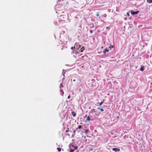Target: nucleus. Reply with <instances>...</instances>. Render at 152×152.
Instances as JSON below:
<instances>
[{
	"instance_id": "nucleus-1",
	"label": "nucleus",
	"mask_w": 152,
	"mask_h": 152,
	"mask_svg": "<svg viewBox=\"0 0 152 152\" xmlns=\"http://www.w3.org/2000/svg\"><path fill=\"white\" fill-rule=\"evenodd\" d=\"M139 12V11H131V14L134 15L138 14Z\"/></svg>"
},
{
	"instance_id": "nucleus-2",
	"label": "nucleus",
	"mask_w": 152,
	"mask_h": 152,
	"mask_svg": "<svg viewBox=\"0 0 152 152\" xmlns=\"http://www.w3.org/2000/svg\"><path fill=\"white\" fill-rule=\"evenodd\" d=\"M112 150L114 151H120V149L119 148H113L112 149Z\"/></svg>"
},
{
	"instance_id": "nucleus-3",
	"label": "nucleus",
	"mask_w": 152,
	"mask_h": 152,
	"mask_svg": "<svg viewBox=\"0 0 152 152\" xmlns=\"http://www.w3.org/2000/svg\"><path fill=\"white\" fill-rule=\"evenodd\" d=\"M109 50L107 49H105L103 51V53L104 54H105L106 52H108L109 51Z\"/></svg>"
},
{
	"instance_id": "nucleus-4",
	"label": "nucleus",
	"mask_w": 152,
	"mask_h": 152,
	"mask_svg": "<svg viewBox=\"0 0 152 152\" xmlns=\"http://www.w3.org/2000/svg\"><path fill=\"white\" fill-rule=\"evenodd\" d=\"M71 114L74 117H75L76 116V113L74 112H72L71 113Z\"/></svg>"
},
{
	"instance_id": "nucleus-5",
	"label": "nucleus",
	"mask_w": 152,
	"mask_h": 152,
	"mask_svg": "<svg viewBox=\"0 0 152 152\" xmlns=\"http://www.w3.org/2000/svg\"><path fill=\"white\" fill-rule=\"evenodd\" d=\"M144 70V66H141L140 67V70L142 71H143Z\"/></svg>"
},
{
	"instance_id": "nucleus-6",
	"label": "nucleus",
	"mask_w": 152,
	"mask_h": 152,
	"mask_svg": "<svg viewBox=\"0 0 152 152\" xmlns=\"http://www.w3.org/2000/svg\"><path fill=\"white\" fill-rule=\"evenodd\" d=\"M96 112L95 111V109H91V113H95Z\"/></svg>"
},
{
	"instance_id": "nucleus-7",
	"label": "nucleus",
	"mask_w": 152,
	"mask_h": 152,
	"mask_svg": "<svg viewBox=\"0 0 152 152\" xmlns=\"http://www.w3.org/2000/svg\"><path fill=\"white\" fill-rule=\"evenodd\" d=\"M66 71L65 70L63 69V71H62V74H63V75L64 76V77H65V75H64V74L66 73Z\"/></svg>"
},
{
	"instance_id": "nucleus-8",
	"label": "nucleus",
	"mask_w": 152,
	"mask_h": 152,
	"mask_svg": "<svg viewBox=\"0 0 152 152\" xmlns=\"http://www.w3.org/2000/svg\"><path fill=\"white\" fill-rule=\"evenodd\" d=\"M147 2L149 3H151L152 2V0H147Z\"/></svg>"
},
{
	"instance_id": "nucleus-9",
	"label": "nucleus",
	"mask_w": 152,
	"mask_h": 152,
	"mask_svg": "<svg viewBox=\"0 0 152 152\" xmlns=\"http://www.w3.org/2000/svg\"><path fill=\"white\" fill-rule=\"evenodd\" d=\"M97 109L100 110L102 112L104 111V109L102 108H100L99 107H97Z\"/></svg>"
},
{
	"instance_id": "nucleus-10",
	"label": "nucleus",
	"mask_w": 152,
	"mask_h": 152,
	"mask_svg": "<svg viewBox=\"0 0 152 152\" xmlns=\"http://www.w3.org/2000/svg\"><path fill=\"white\" fill-rule=\"evenodd\" d=\"M95 113V115H96V116H98L99 115V113H98V112H96Z\"/></svg>"
},
{
	"instance_id": "nucleus-11",
	"label": "nucleus",
	"mask_w": 152,
	"mask_h": 152,
	"mask_svg": "<svg viewBox=\"0 0 152 152\" xmlns=\"http://www.w3.org/2000/svg\"><path fill=\"white\" fill-rule=\"evenodd\" d=\"M91 120L90 117L89 116H88L87 117V118L86 119V121H89Z\"/></svg>"
},
{
	"instance_id": "nucleus-12",
	"label": "nucleus",
	"mask_w": 152,
	"mask_h": 152,
	"mask_svg": "<svg viewBox=\"0 0 152 152\" xmlns=\"http://www.w3.org/2000/svg\"><path fill=\"white\" fill-rule=\"evenodd\" d=\"M81 127H82V126H81V125H79L78 126V128H76V130H78V129H80L81 128Z\"/></svg>"
},
{
	"instance_id": "nucleus-13",
	"label": "nucleus",
	"mask_w": 152,
	"mask_h": 152,
	"mask_svg": "<svg viewBox=\"0 0 152 152\" xmlns=\"http://www.w3.org/2000/svg\"><path fill=\"white\" fill-rule=\"evenodd\" d=\"M57 150H58V151L59 152H60L61 151V148H57Z\"/></svg>"
},
{
	"instance_id": "nucleus-14",
	"label": "nucleus",
	"mask_w": 152,
	"mask_h": 152,
	"mask_svg": "<svg viewBox=\"0 0 152 152\" xmlns=\"http://www.w3.org/2000/svg\"><path fill=\"white\" fill-rule=\"evenodd\" d=\"M96 17H98L99 16V12H98L96 14Z\"/></svg>"
},
{
	"instance_id": "nucleus-15",
	"label": "nucleus",
	"mask_w": 152,
	"mask_h": 152,
	"mask_svg": "<svg viewBox=\"0 0 152 152\" xmlns=\"http://www.w3.org/2000/svg\"><path fill=\"white\" fill-rule=\"evenodd\" d=\"M104 102H103V101H102L99 104V105L100 106H101L102 104Z\"/></svg>"
},
{
	"instance_id": "nucleus-16",
	"label": "nucleus",
	"mask_w": 152,
	"mask_h": 152,
	"mask_svg": "<svg viewBox=\"0 0 152 152\" xmlns=\"http://www.w3.org/2000/svg\"><path fill=\"white\" fill-rule=\"evenodd\" d=\"M67 129L66 130V133L68 132H69V128H67Z\"/></svg>"
},
{
	"instance_id": "nucleus-17",
	"label": "nucleus",
	"mask_w": 152,
	"mask_h": 152,
	"mask_svg": "<svg viewBox=\"0 0 152 152\" xmlns=\"http://www.w3.org/2000/svg\"><path fill=\"white\" fill-rule=\"evenodd\" d=\"M74 150H70V152H73L74 151Z\"/></svg>"
},
{
	"instance_id": "nucleus-18",
	"label": "nucleus",
	"mask_w": 152,
	"mask_h": 152,
	"mask_svg": "<svg viewBox=\"0 0 152 152\" xmlns=\"http://www.w3.org/2000/svg\"><path fill=\"white\" fill-rule=\"evenodd\" d=\"M75 46H74V47H72L71 48V49H72V50H73L74 48H75Z\"/></svg>"
},
{
	"instance_id": "nucleus-19",
	"label": "nucleus",
	"mask_w": 152,
	"mask_h": 152,
	"mask_svg": "<svg viewBox=\"0 0 152 152\" xmlns=\"http://www.w3.org/2000/svg\"><path fill=\"white\" fill-rule=\"evenodd\" d=\"M93 31L92 30H91L90 31V32L91 33H93Z\"/></svg>"
},
{
	"instance_id": "nucleus-20",
	"label": "nucleus",
	"mask_w": 152,
	"mask_h": 152,
	"mask_svg": "<svg viewBox=\"0 0 152 152\" xmlns=\"http://www.w3.org/2000/svg\"><path fill=\"white\" fill-rule=\"evenodd\" d=\"M70 98V95H69V96L68 97V99H69Z\"/></svg>"
},
{
	"instance_id": "nucleus-21",
	"label": "nucleus",
	"mask_w": 152,
	"mask_h": 152,
	"mask_svg": "<svg viewBox=\"0 0 152 152\" xmlns=\"http://www.w3.org/2000/svg\"><path fill=\"white\" fill-rule=\"evenodd\" d=\"M103 16H104V17H106V14H104Z\"/></svg>"
},
{
	"instance_id": "nucleus-22",
	"label": "nucleus",
	"mask_w": 152,
	"mask_h": 152,
	"mask_svg": "<svg viewBox=\"0 0 152 152\" xmlns=\"http://www.w3.org/2000/svg\"><path fill=\"white\" fill-rule=\"evenodd\" d=\"M127 15H128V16H129V13H126Z\"/></svg>"
},
{
	"instance_id": "nucleus-23",
	"label": "nucleus",
	"mask_w": 152,
	"mask_h": 152,
	"mask_svg": "<svg viewBox=\"0 0 152 152\" xmlns=\"http://www.w3.org/2000/svg\"><path fill=\"white\" fill-rule=\"evenodd\" d=\"M77 147H76V146L75 147V149H77Z\"/></svg>"
},
{
	"instance_id": "nucleus-24",
	"label": "nucleus",
	"mask_w": 152,
	"mask_h": 152,
	"mask_svg": "<svg viewBox=\"0 0 152 152\" xmlns=\"http://www.w3.org/2000/svg\"><path fill=\"white\" fill-rule=\"evenodd\" d=\"M87 115H86L85 116H84V118H86L87 117Z\"/></svg>"
},
{
	"instance_id": "nucleus-25",
	"label": "nucleus",
	"mask_w": 152,
	"mask_h": 152,
	"mask_svg": "<svg viewBox=\"0 0 152 152\" xmlns=\"http://www.w3.org/2000/svg\"><path fill=\"white\" fill-rule=\"evenodd\" d=\"M77 43H75V46H76V45H77Z\"/></svg>"
},
{
	"instance_id": "nucleus-26",
	"label": "nucleus",
	"mask_w": 152,
	"mask_h": 152,
	"mask_svg": "<svg viewBox=\"0 0 152 152\" xmlns=\"http://www.w3.org/2000/svg\"><path fill=\"white\" fill-rule=\"evenodd\" d=\"M80 45H79V47L78 48H80Z\"/></svg>"
},
{
	"instance_id": "nucleus-27",
	"label": "nucleus",
	"mask_w": 152,
	"mask_h": 152,
	"mask_svg": "<svg viewBox=\"0 0 152 152\" xmlns=\"http://www.w3.org/2000/svg\"><path fill=\"white\" fill-rule=\"evenodd\" d=\"M73 81H75V79H74V80H73Z\"/></svg>"
},
{
	"instance_id": "nucleus-28",
	"label": "nucleus",
	"mask_w": 152,
	"mask_h": 152,
	"mask_svg": "<svg viewBox=\"0 0 152 152\" xmlns=\"http://www.w3.org/2000/svg\"><path fill=\"white\" fill-rule=\"evenodd\" d=\"M74 133H75V130H74Z\"/></svg>"
},
{
	"instance_id": "nucleus-29",
	"label": "nucleus",
	"mask_w": 152,
	"mask_h": 152,
	"mask_svg": "<svg viewBox=\"0 0 152 152\" xmlns=\"http://www.w3.org/2000/svg\"><path fill=\"white\" fill-rule=\"evenodd\" d=\"M109 48H110V49L111 50V47H109Z\"/></svg>"
},
{
	"instance_id": "nucleus-30",
	"label": "nucleus",
	"mask_w": 152,
	"mask_h": 152,
	"mask_svg": "<svg viewBox=\"0 0 152 152\" xmlns=\"http://www.w3.org/2000/svg\"><path fill=\"white\" fill-rule=\"evenodd\" d=\"M83 50H81V52H83Z\"/></svg>"
},
{
	"instance_id": "nucleus-31",
	"label": "nucleus",
	"mask_w": 152,
	"mask_h": 152,
	"mask_svg": "<svg viewBox=\"0 0 152 152\" xmlns=\"http://www.w3.org/2000/svg\"><path fill=\"white\" fill-rule=\"evenodd\" d=\"M81 49L82 50H83V49ZM84 49H83V50H84Z\"/></svg>"
}]
</instances>
